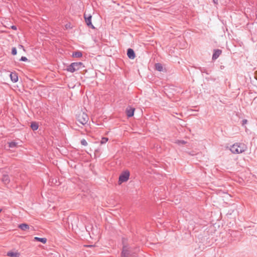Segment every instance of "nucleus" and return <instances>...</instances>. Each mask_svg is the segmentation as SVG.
<instances>
[{
    "label": "nucleus",
    "instance_id": "obj_11",
    "mask_svg": "<svg viewBox=\"0 0 257 257\" xmlns=\"http://www.w3.org/2000/svg\"><path fill=\"white\" fill-rule=\"evenodd\" d=\"M135 108H130L129 109L127 108L126 110V113L127 117H130L134 115Z\"/></svg>",
    "mask_w": 257,
    "mask_h": 257
},
{
    "label": "nucleus",
    "instance_id": "obj_25",
    "mask_svg": "<svg viewBox=\"0 0 257 257\" xmlns=\"http://www.w3.org/2000/svg\"><path fill=\"white\" fill-rule=\"evenodd\" d=\"M201 72L202 73H206L207 74H208V73L206 71V69H203L202 70H201Z\"/></svg>",
    "mask_w": 257,
    "mask_h": 257
},
{
    "label": "nucleus",
    "instance_id": "obj_23",
    "mask_svg": "<svg viewBox=\"0 0 257 257\" xmlns=\"http://www.w3.org/2000/svg\"><path fill=\"white\" fill-rule=\"evenodd\" d=\"M20 60L22 61H27L28 60L26 57L22 56Z\"/></svg>",
    "mask_w": 257,
    "mask_h": 257
},
{
    "label": "nucleus",
    "instance_id": "obj_6",
    "mask_svg": "<svg viewBox=\"0 0 257 257\" xmlns=\"http://www.w3.org/2000/svg\"><path fill=\"white\" fill-rule=\"evenodd\" d=\"M84 17L86 25L88 27L91 28L92 29H94L95 27H94V26L92 25V24L91 23L92 16L91 15H89L88 17H86V14H84Z\"/></svg>",
    "mask_w": 257,
    "mask_h": 257
},
{
    "label": "nucleus",
    "instance_id": "obj_24",
    "mask_svg": "<svg viewBox=\"0 0 257 257\" xmlns=\"http://www.w3.org/2000/svg\"><path fill=\"white\" fill-rule=\"evenodd\" d=\"M18 48L20 49H23L24 51H25V49H24V46L21 45H19L18 46Z\"/></svg>",
    "mask_w": 257,
    "mask_h": 257
},
{
    "label": "nucleus",
    "instance_id": "obj_26",
    "mask_svg": "<svg viewBox=\"0 0 257 257\" xmlns=\"http://www.w3.org/2000/svg\"><path fill=\"white\" fill-rule=\"evenodd\" d=\"M11 28L14 30H17V27L16 26H11Z\"/></svg>",
    "mask_w": 257,
    "mask_h": 257
},
{
    "label": "nucleus",
    "instance_id": "obj_7",
    "mask_svg": "<svg viewBox=\"0 0 257 257\" xmlns=\"http://www.w3.org/2000/svg\"><path fill=\"white\" fill-rule=\"evenodd\" d=\"M222 53V51L221 50L219 49H215L214 50L213 54L212 55V60H215L217 59L219 56L221 55Z\"/></svg>",
    "mask_w": 257,
    "mask_h": 257
},
{
    "label": "nucleus",
    "instance_id": "obj_17",
    "mask_svg": "<svg viewBox=\"0 0 257 257\" xmlns=\"http://www.w3.org/2000/svg\"><path fill=\"white\" fill-rule=\"evenodd\" d=\"M155 68L157 70L160 71V72L162 71L163 70V67L162 64L160 63H156L155 64Z\"/></svg>",
    "mask_w": 257,
    "mask_h": 257
},
{
    "label": "nucleus",
    "instance_id": "obj_9",
    "mask_svg": "<svg viewBox=\"0 0 257 257\" xmlns=\"http://www.w3.org/2000/svg\"><path fill=\"white\" fill-rule=\"evenodd\" d=\"M1 180L3 183L6 185L8 184L10 182V179L8 174H4Z\"/></svg>",
    "mask_w": 257,
    "mask_h": 257
},
{
    "label": "nucleus",
    "instance_id": "obj_19",
    "mask_svg": "<svg viewBox=\"0 0 257 257\" xmlns=\"http://www.w3.org/2000/svg\"><path fill=\"white\" fill-rule=\"evenodd\" d=\"M108 138H105V137H103L101 139V140L100 141V143L101 144H105L106 143L107 141H108Z\"/></svg>",
    "mask_w": 257,
    "mask_h": 257
},
{
    "label": "nucleus",
    "instance_id": "obj_8",
    "mask_svg": "<svg viewBox=\"0 0 257 257\" xmlns=\"http://www.w3.org/2000/svg\"><path fill=\"white\" fill-rule=\"evenodd\" d=\"M127 57L131 59H135V58L136 57V55H135V53L134 51L131 48H129L127 49Z\"/></svg>",
    "mask_w": 257,
    "mask_h": 257
},
{
    "label": "nucleus",
    "instance_id": "obj_14",
    "mask_svg": "<svg viewBox=\"0 0 257 257\" xmlns=\"http://www.w3.org/2000/svg\"><path fill=\"white\" fill-rule=\"evenodd\" d=\"M34 241H37L41 242L43 243H45L47 242V238H41L38 237H35L34 238Z\"/></svg>",
    "mask_w": 257,
    "mask_h": 257
},
{
    "label": "nucleus",
    "instance_id": "obj_2",
    "mask_svg": "<svg viewBox=\"0 0 257 257\" xmlns=\"http://www.w3.org/2000/svg\"><path fill=\"white\" fill-rule=\"evenodd\" d=\"M246 146L243 144H234L231 146L230 150L233 154H240L244 152L246 150Z\"/></svg>",
    "mask_w": 257,
    "mask_h": 257
},
{
    "label": "nucleus",
    "instance_id": "obj_10",
    "mask_svg": "<svg viewBox=\"0 0 257 257\" xmlns=\"http://www.w3.org/2000/svg\"><path fill=\"white\" fill-rule=\"evenodd\" d=\"M10 78L11 80L13 82H17L18 81V76L16 73L15 72H12L10 75Z\"/></svg>",
    "mask_w": 257,
    "mask_h": 257
},
{
    "label": "nucleus",
    "instance_id": "obj_21",
    "mask_svg": "<svg viewBox=\"0 0 257 257\" xmlns=\"http://www.w3.org/2000/svg\"><path fill=\"white\" fill-rule=\"evenodd\" d=\"M17 53V49L16 47H13L12 50V54L13 55H16Z\"/></svg>",
    "mask_w": 257,
    "mask_h": 257
},
{
    "label": "nucleus",
    "instance_id": "obj_3",
    "mask_svg": "<svg viewBox=\"0 0 257 257\" xmlns=\"http://www.w3.org/2000/svg\"><path fill=\"white\" fill-rule=\"evenodd\" d=\"M76 116L77 121L83 125L85 124L89 119L87 114L82 111L78 112Z\"/></svg>",
    "mask_w": 257,
    "mask_h": 257
},
{
    "label": "nucleus",
    "instance_id": "obj_16",
    "mask_svg": "<svg viewBox=\"0 0 257 257\" xmlns=\"http://www.w3.org/2000/svg\"><path fill=\"white\" fill-rule=\"evenodd\" d=\"M38 124L36 122H32L31 124V128L33 131H36L38 128Z\"/></svg>",
    "mask_w": 257,
    "mask_h": 257
},
{
    "label": "nucleus",
    "instance_id": "obj_1",
    "mask_svg": "<svg viewBox=\"0 0 257 257\" xmlns=\"http://www.w3.org/2000/svg\"><path fill=\"white\" fill-rule=\"evenodd\" d=\"M139 249L137 247L130 244L123 245L121 256V257H137Z\"/></svg>",
    "mask_w": 257,
    "mask_h": 257
},
{
    "label": "nucleus",
    "instance_id": "obj_4",
    "mask_svg": "<svg viewBox=\"0 0 257 257\" xmlns=\"http://www.w3.org/2000/svg\"><path fill=\"white\" fill-rule=\"evenodd\" d=\"M83 64L81 62L72 63L67 67V70L69 72L73 73L75 71L79 70L81 66Z\"/></svg>",
    "mask_w": 257,
    "mask_h": 257
},
{
    "label": "nucleus",
    "instance_id": "obj_28",
    "mask_svg": "<svg viewBox=\"0 0 257 257\" xmlns=\"http://www.w3.org/2000/svg\"><path fill=\"white\" fill-rule=\"evenodd\" d=\"M242 124H245V123H246V122H247V120H246V119H243V120H242Z\"/></svg>",
    "mask_w": 257,
    "mask_h": 257
},
{
    "label": "nucleus",
    "instance_id": "obj_15",
    "mask_svg": "<svg viewBox=\"0 0 257 257\" xmlns=\"http://www.w3.org/2000/svg\"><path fill=\"white\" fill-rule=\"evenodd\" d=\"M82 56V54L80 51H77L73 53L72 56L75 58H79Z\"/></svg>",
    "mask_w": 257,
    "mask_h": 257
},
{
    "label": "nucleus",
    "instance_id": "obj_12",
    "mask_svg": "<svg viewBox=\"0 0 257 257\" xmlns=\"http://www.w3.org/2000/svg\"><path fill=\"white\" fill-rule=\"evenodd\" d=\"M7 255L11 257H19L20 253L17 252L9 251L7 252Z\"/></svg>",
    "mask_w": 257,
    "mask_h": 257
},
{
    "label": "nucleus",
    "instance_id": "obj_27",
    "mask_svg": "<svg viewBox=\"0 0 257 257\" xmlns=\"http://www.w3.org/2000/svg\"><path fill=\"white\" fill-rule=\"evenodd\" d=\"M212 1L214 4L217 5L218 4V0H212Z\"/></svg>",
    "mask_w": 257,
    "mask_h": 257
},
{
    "label": "nucleus",
    "instance_id": "obj_20",
    "mask_svg": "<svg viewBox=\"0 0 257 257\" xmlns=\"http://www.w3.org/2000/svg\"><path fill=\"white\" fill-rule=\"evenodd\" d=\"M81 144L84 146H86L88 145L87 141L85 139L81 140Z\"/></svg>",
    "mask_w": 257,
    "mask_h": 257
},
{
    "label": "nucleus",
    "instance_id": "obj_22",
    "mask_svg": "<svg viewBox=\"0 0 257 257\" xmlns=\"http://www.w3.org/2000/svg\"><path fill=\"white\" fill-rule=\"evenodd\" d=\"M176 143H177L179 145H180V144L184 145V144H186V142H185L184 141H183V140H177L176 141Z\"/></svg>",
    "mask_w": 257,
    "mask_h": 257
},
{
    "label": "nucleus",
    "instance_id": "obj_13",
    "mask_svg": "<svg viewBox=\"0 0 257 257\" xmlns=\"http://www.w3.org/2000/svg\"><path fill=\"white\" fill-rule=\"evenodd\" d=\"M19 227L22 230L25 231L29 228V226L27 224L22 223L19 225Z\"/></svg>",
    "mask_w": 257,
    "mask_h": 257
},
{
    "label": "nucleus",
    "instance_id": "obj_5",
    "mask_svg": "<svg viewBox=\"0 0 257 257\" xmlns=\"http://www.w3.org/2000/svg\"><path fill=\"white\" fill-rule=\"evenodd\" d=\"M130 177V172L128 171H125L123 172L119 177V184L127 181Z\"/></svg>",
    "mask_w": 257,
    "mask_h": 257
},
{
    "label": "nucleus",
    "instance_id": "obj_29",
    "mask_svg": "<svg viewBox=\"0 0 257 257\" xmlns=\"http://www.w3.org/2000/svg\"><path fill=\"white\" fill-rule=\"evenodd\" d=\"M256 79H257V78H256Z\"/></svg>",
    "mask_w": 257,
    "mask_h": 257
},
{
    "label": "nucleus",
    "instance_id": "obj_18",
    "mask_svg": "<svg viewBox=\"0 0 257 257\" xmlns=\"http://www.w3.org/2000/svg\"><path fill=\"white\" fill-rule=\"evenodd\" d=\"M17 146L18 143L15 142H11L9 143V147L11 148L17 147Z\"/></svg>",
    "mask_w": 257,
    "mask_h": 257
}]
</instances>
